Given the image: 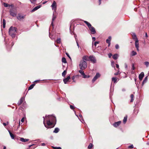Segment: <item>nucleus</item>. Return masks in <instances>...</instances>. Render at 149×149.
Listing matches in <instances>:
<instances>
[{
  "label": "nucleus",
  "mask_w": 149,
  "mask_h": 149,
  "mask_svg": "<svg viewBox=\"0 0 149 149\" xmlns=\"http://www.w3.org/2000/svg\"><path fill=\"white\" fill-rule=\"evenodd\" d=\"M70 108L72 109H73L74 108V106L72 105H70Z\"/></svg>",
  "instance_id": "nucleus-47"
},
{
  "label": "nucleus",
  "mask_w": 149,
  "mask_h": 149,
  "mask_svg": "<svg viewBox=\"0 0 149 149\" xmlns=\"http://www.w3.org/2000/svg\"><path fill=\"white\" fill-rule=\"evenodd\" d=\"M6 25V21L4 19L3 20V28H4L5 27Z\"/></svg>",
  "instance_id": "nucleus-28"
},
{
  "label": "nucleus",
  "mask_w": 149,
  "mask_h": 149,
  "mask_svg": "<svg viewBox=\"0 0 149 149\" xmlns=\"http://www.w3.org/2000/svg\"><path fill=\"white\" fill-rule=\"evenodd\" d=\"M70 78V75L68 76L67 78L63 79V81L65 84H66Z\"/></svg>",
  "instance_id": "nucleus-12"
},
{
  "label": "nucleus",
  "mask_w": 149,
  "mask_h": 149,
  "mask_svg": "<svg viewBox=\"0 0 149 149\" xmlns=\"http://www.w3.org/2000/svg\"><path fill=\"white\" fill-rule=\"evenodd\" d=\"M118 72H117L114 73V75H118Z\"/></svg>",
  "instance_id": "nucleus-60"
},
{
  "label": "nucleus",
  "mask_w": 149,
  "mask_h": 149,
  "mask_svg": "<svg viewBox=\"0 0 149 149\" xmlns=\"http://www.w3.org/2000/svg\"><path fill=\"white\" fill-rule=\"evenodd\" d=\"M89 59L91 62L94 63L96 62V60L95 57L93 56H90L89 57Z\"/></svg>",
  "instance_id": "nucleus-4"
},
{
  "label": "nucleus",
  "mask_w": 149,
  "mask_h": 149,
  "mask_svg": "<svg viewBox=\"0 0 149 149\" xmlns=\"http://www.w3.org/2000/svg\"><path fill=\"white\" fill-rule=\"evenodd\" d=\"M76 77H75L74 76H73L72 77V80H73V81L74 82H76V81H75L74 80V79H75Z\"/></svg>",
  "instance_id": "nucleus-41"
},
{
  "label": "nucleus",
  "mask_w": 149,
  "mask_h": 149,
  "mask_svg": "<svg viewBox=\"0 0 149 149\" xmlns=\"http://www.w3.org/2000/svg\"><path fill=\"white\" fill-rule=\"evenodd\" d=\"M93 147V145L92 143H90L88 146V148L89 149H91Z\"/></svg>",
  "instance_id": "nucleus-33"
},
{
  "label": "nucleus",
  "mask_w": 149,
  "mask_h": 149,
  "mask_svg": "<svg viewBox=\"0 0 149 149\" xmlns=\"http://www.w3.org/2000/svg\"><path fill=\"white\" fill-rule=\"evenodd\" d=\"M137 54V53L136 52H135L134 51H132L131 52V56H135Z\"/></svg>",
  "instance_id": "nucleus-27"
},
{
  "label": "nucleus",
  "mask_w": 149,
  "mask_h": 149,
  "mask_svg": "<svg viewBox=\"0 0 149 149\" xmlns=\"http://www.w3.org/2000/svg\"><path fill=\"white\" fill-rule=\"evenodd\" d=\"M49 37L52 40H53L55 39L54 37H53V36L51 35H49Z\"/></svg>",
  "instance_id": "nucleus-37"
},
{
  "label": "nucleus",
  "mask_w": 149,
  "mask_h": 149,
  "mask_svg": "<svg viewBox=\"0 0 149 149\" xmlns=\"http://www.w3.org/2000/svg\"><path fill=\"white\" fill-rule=\"evenodd\" d=\"M56 42L57 43L59 44L61 42V40L60 38H58L56 41Z\"/></svg>",
  "instance_id": "nucleus-34"
},
{
  "label": "nucleus",
  "mask_w": 149,
  "mask_h": 149,
  "mask_svg": "<svg viewBox=\"0 0 149 149\" xmlns=\"http://www.w3.org/2000/svg\"><path fill=\"white\" fill-rule=\"evenodd\" d=\"M74 76L76 78H78L79 76V75L78 74V75H74Z\"/></svg>",
  "instance_id": "nucleus-58"
},
{
  "label": "nucleus",
  "mask_w": 149,
  "mask_h": 149,
  "mask_svg": "<svg viewBox=\"0 0 149 149\" xmlns=\"http://www.w3.org/2000/svg\"><path fill=\"white\" fill-rule=\"evenodd\" d=\"M134 97V95L133 94H131V95H130V97L131 98V99L130 100L131 102H132L134 100V99H133Z\"/></svg>",
  "instance_id": "nucleus-32"
},
{
  "label": "nucleus",
  "mask_w": 149,
  "mask_h": 149,
  "mask_svg": "<svg viewBox=\"0 0 149 149\" xmlns=\"http://www.w3.org/2000/svg\"><path fill=\"white\" fill-rule=\"evenodd\" d=\"M8 124V122H7V123H3V125L4 126H6Z\"/></svg>",
  "instance_id": "nucleus-52"
},
{
  "label": "nucleus",
  "mask_w": 149,
  "mask_h": 149,
  "mask_svg": "<svg viewBox=\"0 0 149 149\" xmlns=\"http://www.w3.org/2000/svg\"><path fill=\"white\" fill-rule=\"evenodd\" d=\"M79 67L80 70L79 71V72L82 76V77L84 78H89L90 76L86 75L83 71V70L85 69L87 67L86 62L84 60H81L79 64Z\"/></svg>",
  "instance_id": "nucleus-2"
},
{
  "label": "nucleus",
  "mask_w": 149,
  "mask_h": 149,
  "mask_svg": "<svg viewBox=\"0 0 149 149\" xmlns=\"http://www.w3.org/2000/svg\"><path fill=\"white\" fill-rule=\"evenodd\" d=\"M132 69L133 70H134L135 69V68L134 67V64L133 63L132 64Z\"/></svg>",
  "instance_id": "nucleus-42"
},
{
  "label": "nucleus",
  "mask_w": 149,
  "mask_h": 149,
  "mask_svg": "<svg viewBox=\"0 0 149 149\" xmlns=\"http://www.w3.org/2000/svg\"><path fill=\"white\" fill-rule=\"evenodd\" d=\"M96 40V38L95 37H93L92 38V40L93 41H95Z\"/></svg>",
  "instance_id": "nucleus-53"
},
{
  "label": "nucleus",
  "mask_w": 149,
  "mask_h": 149,
  "mask_svg": "<svg viewBox=\"0 0 149 149\" xmlns=\"http://www.w3.org/2000/svg\"><path fill=\"white\" fill-rule=\"evenodd\" d=\"M21 121L22 122H23L24 121V118H22L21 120Z\"/></svg>",
  "instance_id": "nucleus-56"
},
{
  "label": "nucleus",
  "mask_w": 149,
  "mask_h": 149,
  "mask_svg": "<svg viewBox=\"0 0 149 149\" xmlns=\"http://www.w3.org/2000/svg\"><path fill=\"white\" fill-rule=\"evenodd\" d=\"M66 54L67 55V56L70 59H71V58L70 57V56H69V54L68 53H66Z\"/></svg>",
  "instance_id": "nucleus-50"
},
{
  "label": "nucleus",
  "mask_w": 149,
  "mask_h": 149,
  "mask_svg": "<svg viewBox=\"0 0 149 149\" xmlns=\"http://www.w3.org/2000/svg\"><path fill=\"white\" fill-rule=\"evenodd\" d=\"M100 74L99 73H97L96 74V75L94 76L92 80V82L93 83L95 80L100 77Z\"/></svg>",
  "instance_id": "nucleus-8"
},
{
  "label": "nucleus",
  "mask_w": 149,
  "mask_h": 149,
  "mask_svg": "<svg viewBox=\"0 0 149 149\" xmlns=\"http://www.w3.org/2000/svg\"><path fill=\"white\" fill-rule=\"evenodd\" d=\"M9 12L10 15L13 17H15L17 13L13 9L10 10L9 11Z\"/></svg>",
  "instance_id": "nucleus-7"
},
{
  "label": "nucleus",
  "mask_w": 149,
  "mask_h": 149,
  "mask_svg": "<svg viewBox=\"0 0 149 149\" xmlns=\"http://www.w3.org/2000/svg\"><path fill=\"white\" fill-rule=\"evenodd\" d=\"M25 17V15H22L20 13H19L18 14V16L17 17V19L19 20H21L24 18Z\"/></svg>",
  "instance_id": "nucleus-6"
},
{
  "label": "nucleus",
  "mask_w": 149,
  "mask_h": 149,
  "mask_svg": "<svg viewBox=\"0 0 149 149\" xmlns=\"http://www.w3.org/2000/svg\"><path fill=\"white\" fill-rule=\"evenodd\" d=\"M132 38L135 41L138 40L135 33H132Z\"/></svg>",
  "instance_id": "nucleus-18"
},
{
  "label": "nucleus",
  "mask_w": 149,
  "mask_h": 149,
  "mask_svg": "<svg viewBox=\"0 0 149 149\" xmlns=\"http://www.w3.org/2000/svg\"><path fill=\"white\" fill-rule=\"evenodd\" d=\"M111 37L110 36L109 37L108 39L106 40V42L108 44V46L109 47L111 44Z\"/></svg>",
  "instance_id": "nucleus-16"
},
{
  "label": "nucleus",
  "mask_w": 149,
  "mask_h": 149,
  "mask_svg": "<svg viewBox=\"0 0 149 149\" xmlns=\"http://www.w3.org/2000/svg\"><path fill=\"white\" fill-rule=\"evenodd\" d=\"M87 59L86 57V56H84L82 58V60H84L86 61Z\"/></svg>",
  "instance_id": "nucleus-40"
},
{
  "label": "nucleus",
  "mask_w": 149,
  "mask_h": 149,
  "mask_svg": "<svg viewBox=\"0 0 149 149\" xmlns=\"http://www.w3.org/2000/svg\"><path fill=\"white\" fill-rule=\"evenodd\" d=\"M19 138L20 139V141L22 142H26L28 141L29 140V139H24L23 138L20 137H19Z\"/></svg>",
  "instance_id": "nucleus-15"
},
{
  "label": "nucleus",
  "mask_w": 149,
  "mask_h": 149,
  "mask_svg": "<svg viewBox=\"0 0 149 149\" xmlns=\"http://www.w3.org/2000/svg\"><path fill=\"white\" fill-rule=\"evenodd\" d=\"M117 80V78L116 77H113L112 78V81L114 82V83L116 82Z\"/></svg>",
  "instance_id": "nucleus-31"
},
{
  "label": "nucleus",
  "mask_w": 149,
  "mask_h": 149,
  "mask_svg": "<svg viewBox=\"0 0 149 149\" xmlns=\"http://www.w3.org/2000/svg\"><path fill=\"white\" fill-rule=\"evenodd\" d=\"M144 73L143 72H141L139 75V79L140 81H141L144 76Z\"/></svg>",
  "instance_id": "nucleus-13"
},
{
  "label": "nucleus",
  "mask_w": 149,
  "mask_h": 149,
  "mask_svg": "<svg viewBox=\"0 0 149 149\" xmlns=\"http://www.w3.org/2000/svg\"><path fill=\"white\" fill-rule=\"evenodd\" d=\"M101 47L100 46H98L97 48V49L99 51H100V50H102V49H101Z\"/></svg>",
  "instance_id": "nucleus-39"
},
{
  "label": "nucleus",
  "mask_w": 149,
  "mask_h": 149,
  "mask_svg": "<svg viewBox=\"0 0 149 149\" xmlns=\"http://www.w3.org/2000/svg\"><path fill=\"white\" fill-rule=\"evenodd\" d=\"M148 78H147V77H145L143 81L142 84L143 85L147 81Z\"/></svg>",
  "instance_id": "nucleus-26"
},
{
  "label": "nucleus",
  "mask_w": 149,
  "mask_h": 149,
  "mask_svg": "<svg viewBox=\"0 0 149 149\" xmlns=\"http://www.w3.org/2000/svg\"><path fill=\"white\" fill-rule=\"evenodd\" d=\"M41 6V5H39V6H36L31 10V12H33L37 10L38 9L40 8Z\"/></svg>",
  "instance_id": "nucleus-17"
},
{
  "label": "nucleus",
  "mask_w": 149,
  "mask_h": 149,
  "mask_svg": "<svg viewBox=\"0 0 149 149\" xmlns=\"http://www.w3.org/2000/svg\"><path fill=\"white\" fill-rule=\"evenodd\" d=\"M99 43V42L98 41H95L94 43V45L96 46L97 44H98Z\"/></svg>",
  "instance_id": "nucleus-44"
},
{
  "label": "nucleus",
  "mask_w": 149,
  "mask_h": 149,
  "mask_svg": "<svg viewBox=\"0 0 149 149\" xmlns=\"http://www.w3.org/2000/svg\"><path fill=\"white\" fill-rule=\"evenodd\" d=\"M24 100V98L23 97H22L20 100H19L18 103H17V104L18 105H21L22 102Z\"/></svg>",
  "instance_id": "nucleus-14"
},
{
  "label": "nucleus",
  "mask_w": 149,
  "mask_h": 149,
  "mask_svg": "<svg viewBox=\"0 0 149 149\" xmlns=\"http://www.w3.org/2000/svg\"><path fill=\"white\" fill-rule=\"evenodd\" d=\"M9 132L10 134V136L11 137L12 139H15V136L10 131H9Z\"/></svg>",
  "instance_id": "nucleus-24"
},
{
  "label": "nucleus",
  "mask_w": 149,
  "mask_h": 149,
  "mask_svg": "<svg viewBox=\"0 0 149 149\" xmlns=\"http://www.w3.org/2000/svg\"><path fill=\"white\" fill-rule=\"evenodd\" d=\"M33 145H34V144H32V145H29L28 147H29V148H30L31 146H33Z\"/></svg>",
  "instance_id": "nucleus-59"
},
{
  "label": "nucleus",
  "mask_w": 149,
  "mask_h": 149,
  "mask_svg": "<svg viewBox=\"0 0 149 149\" xmlns=\"http://www.w3.org/2000/svg\"><path fill=\"white\" fill-rule=\"evenodd\" d=\"M30 1L31 3L35 4L36 3V0H30Z\"/></svg>",
  "instance_id": "nucleus-38"
},
{
  "label": "nucleus",
  "mask_w": 149,
  "mask_h": 149,
  "mask_svg": "<svg viewBox=\"0 0 149 149\" xmlns=\"http://www.w3.org/2000/svg\"><path fill=\"white\" fill-rule=\"evenodd\" d=\"M84 22L87 25L88 28L91 27V26H92L87 21H84Z\"/></svg>",
  "instance_id": "nucleus-20"
},
{
  "label": "nucleus",
  "mask_w": 149,
  "mask_h": 149,
  "mask_svg": "<svg viewBox=\"0 0 149 149\" xmlns=\"http://www.w3.org/2000/svg\"><path fill=\"white\" fill-rule=\"evenodd\" d=\"M62 62L64 63H66V61L65 58V57H63L62 59Z\"/></svg>",
  "instance_id": "nucleus-30"
},
{
  "label": "nucleus",
  "mask_w": 149,
  "mask_h": 149,
  "mask_svg": "<svg viewBox=\"0 0 149 149\" xmlns=\"http://www.w3.org/2000/svg\"><path fill=\"white\" fill-rule=\"evenodd\" d=\"M112 56V54L111 53H109L108 54V56L109 58H110Z\"/></svg>",
  "instance_id": "nucleus-54"
},
{
  "label": "nucleus",
  "mask_w": 149,
  "mask_h": 149,
  "mask_svg": "<svg viewBox=\"0 0 149 149\" xmlns=\"http://www.w3.org/2000/svg\"><path fill=\"white\" fill-rule=\"evenodd\" d=\"M3 5H4V7H6L10 6V5H9L8 3H3Z\"/></svg>",
  "instance_id": "nucleus-36"
},
{
  "label": "nucleus",
  "mask_w": 149,
  "mask_h": 149,
  "mask_svg": "<svg viewBox=\"0 0 149 149\" xmlns=\"http://www.w3.org/2000/svg\"><path fill=\"white\" fill-rule=\"evenodd\" d=\"M111 65L112 67L115 68L114 63V62L112 61L111 62Z\"/></svg>",
  "instance_id": "nucleus-43"
},
{
  "label": "nucleus",
  "mask_w": 149,
  "mask_h": 149,
  "mask_svg": "<svg viewBox=\"0 0 149 149\" xmlns=\"http://www.w3.org/2000/svg\"><path fill=\"white\" fill-rule=\"evenodd\" d=\"M89 29L91 31V33L92 34H95L96 33V31L95 28L91 26V27L89 28Z\"/></svg>",
  "instance_id": "nucleus-9"
},
{
  "label": "nucleus",
  "mask_w": 149,
  "mask_h": 149,
  "mask_svg": "<svg viewBox=\"0 0 149 149\" xmlns=\"http://www.w3.org/2000/svg\"><path fill=\"white\" fill-rule=\"evenodd\" d=\"M133 146L132 145L129 146L128 147L129 148H133Z\"/></svg>",
  "instance_id": "nucleus-48"
},
{
  "label": "nucleus",
  "mask_w": 149,
  "mask_h": 149,
  "mask_svg": "<svg viewBox=\"0 0 149 149\" xmlns=\"http://www.w3.org/2000/svg\"><path fill=\"white\" fill-rule=\"evenodd\" d=\"M116 67L117 68H119V65L118 64H116Z\"/></svg>",
  "instance_id": "nucleus-55"
},
{
  "label": "nucleus",
  "mask_w": 149,
  "mask_h": 149,
  "mask_svg": "<svg viewBox=\"0 0 149 149\" xmlns=\"http://www.w3.org/2000/svg\"><path fill=\"white\" fill-rule=\"evenodd\" d=\"M80 121H81V122L83 123H85L84 120L83 119H82L81 120H80Z\"/></svg>",
  "instance_id": "nucleus-51"
},
{
  "label": "nucleus",
  "mask_w": 149,
  "mask_h": 149,
  "mask_svg": "<svg viewBox=\"0 0 149 149\" xmlns=\"http://www.w3.org/2000/svg\"><path fill=\"white\" fill-rule=\"evenodd\" d=\"M41 145H42V146H45V143H42L41 144Z\"/></svg>",
  "instance_id": "nucleus-63"
},
{
  "label": "nucleus",
  "mask_w": 149,
  "mask_h": 149,
  "mask_svg": "<svg viewBox=\"0 0 149 149\" xmlns=\"http://www.w3.org/2000/svg\"><path fill=\"white\" fill-rule=\"evenodd\" d=\"M75 39H76V43H77V46H78V48H79V44L78 43V41L77 40H76V38H75Z\"/></svg>",
  "instance_id": "nucleus-46"
},
{
  "label": "nucleus",
  "mask_w": 149,
  "mask_h": 149,
  "mask_svg": "<svg viewBox=\"0 0 149 149\" xmlns=\"http://www.w3.org/2000/svg\"><path fill=\"white\" fill-rule=\"evenodd\" d=\"M101 0H99V5H100L101 3Z\"/></svg>",
  "instance_id": "nucleus-64"
},
{
  "label": "nucleus",
  "mask_w": 149,
  "mask_h": 149,
  "mask_svg": "<svg viewBox=\"0 0 149 149\" xmlns=\"http://www.w3.org/2000/svg\"><path fill=\"white\" fill-rule=\"evenodd\" d=\"M79 116L80 118H82V115L81 114H79Z\"/></svg>",
  "instance_id": "nucleus-62"
},
{
  "label": "nucleus",
  "mask_w": 149,
  "mask_h": 149,
  "mask_svg": "<svg viewBox=\"0 0 149 149\" xmlns=\"http://www.w3.org/2000/svg\"><path fill=\"white\" fill-rule=\"evenodd\" d=\"M127 116H125L123 120V123L124 124H125L126 123L127 120Z\"/></svg>",
  "instance_id": "nucleus-23"
},
{
  "label": "nucleus",
  "mask_w": 149,
  "mask_h": 149,
  "mask_svg": "<svg viewBox=\"0 0 149 149\" xmlns=\"http://www.w3.org/2000/svg\"><path fill=\"white\" fill-rule=\"evenodd\" d=\"M115 48L116 49H118L119 48V46L118 44L115 45Z\"/></svg>",
  "instance_id": "nucleus-45"
},
{
  "label": "nucleus",
  "mask_w": 149,
  "mask_h": 149,
  "mask_svg": "<svg viewBox=\"0 0 149 149\" xmlns=\"http://www.w3.org/2000/svg\"><path fill=\"white\" fill-rule=\"evenodd\" d=\"M145 36L146 38H147L148 37V36L146 32L145 33Z\"/></svg>",
  "instance_id": "nucleus-61"
},
{
  "label": "nucleus",
  "mask_w": 149,
  "mask_h": 149,
  "mask_svg": "<svg viewBox=\"0 0 149 149\" xmlns=\"http://www.w3.org/2000/svg\"><path fill=\"white\" fill-rule=\"evenodd\" d=\"M121 121H118L115 122L113 124V126L115 127H117L121 123Z\"/></svg>",
  "instance_id": "nucleus-11"
},
{
  "label": "nucleus",
  "mask_w": 149,
  "mask_h": 149,
  "mask_svg": "<svg viewBox=\"0 0 149 149\" xmlns=\"http://www.w3.org/2000/svg\"><path fill=\"white\" fill-rule=\"evenodd\" d=\"M17 29L15 27L11 26L9 29V35L13 38L15 37L17 32Z\"/></svg>",
  "instance_id": "nucleus-3"
},
{
  "label": "nucleus",
  "mask_w": 149,
  "mask_h": 149,
  "mask_svg": "<svg viewBox=\"0 0 149 149\" xmlns=\"http://www.w3.org/2000/svg\"><path fill=\"white\" fill-rule=\"evenodd\" d=\"M54 149H61L60 147H54Z\"/></svg>",
  "instance_id": "nucleus-49"
},
{
  "label": "nucleus",
  "mask_w": 149,
  "mask_h": 149,
  "mask_svg": "<svg viewBox=\"0 0 149 149\" xmlns=\"http://www.w3.org/2000/svg\"><path fill=\"white\" fill-rule=\"evenodd\" d=\"M59 131V129L58 128L56 127L55 128L54 130L53 131L54 133H57Z\"/></svg>",
  "instance_id": "nucleus-25"
},
{
  "label": "nucleus",
  "mask_w": 149,
  "mask_h": 149,
  "mask_svg": "<svg viewBox=\"0 0 149 149\" xmlns=\"http://www.w3.org/2000/svg\"><path fill=\"white\" fill-rule=\"evenodd\" d=\"M54 13H55L54 12L53 13V18H52V23L51 24V25H52V26H53V21L56 18V16H54Z\"/></svg>",
  "instance_id": "nucleus-21"
},
{
  "label": "nucleus",
  "mask_w": 149,
  "mask_h": 149,
  "mask_svg": "<svg viewBox=\"0 0 149 149\" xmlns=\"http://www.w3.org/2000/svg\"><path fill=\"white\" fill-rule=\"evenodd\" d=\"M125 68H127V64L126 63H125Z\"/></svg>",
  "instance_id": "nucleus-57"
},
{
  "label": "nucleus",
  "mask_w": 149,
  "mask_h": 149,
  "mask_svg": "<svg viewBox=\"0 0 149 149\" xmlns=\"http://www.w3.org/2000/svg\"><path fill=\"white\" fill-rule=\"evenodd\" d=\"M135 46L137 50L139 51V43L138 40H135Z\"/></svg>",
  "instance_id": "nucleus-10"
},
{
  "label": "nucleus",
  "mask_w": 149,
  "mask_h": 149,
  "mask_svg": "<svg viewBox=\"0 0 149 149\" xmlns=\"http://www.w3.org/2000/svg\"><path fill=\"white\" fill-rule=\"evenodd\" d=\"M118 55L117 54H116L113 55L112 56V57L114 59L116 60L118 58Z\"/></svg>",
  "instance_id": "nucleus-19"
},
{
  "label": "nucleus",
  "mask_w": 149,
  "mask_h": 149,
  "mask_svg": "<svg viewBox=\"0 0 149 149\" xmlns=\"http://www.w3.org/2000/svg\"><path fill=\"white\" fill-rule=\"evenodd\" d=\"M66 73V71L65 70L62 73V75L63 77H65Z\"/></svg>",
  "instance_id": "nucleus-35"
},
{
  "label": "nucleus",
  "mask_w": 149,
  "mask_h": 149,
  "mask_svg": "<svg viewBox=\"0 0 149 149\" xmlns=\"http://www.w3.org/2000/svg\"><path fill=\"white\" fill-rule=\"evenodd\" d=\"M51 6L52 8V9L54 10V12H55L56 9V2L55 1H54L52 4L51 5Z\"/></svg>",
  "instance_id": "nucleus-5"
},
{
  "label": "nucleus",
  "mask_w": 149,
  "mask_h": 149,
  "mask_svg": "<svg viewBox=\"0 0 149 149\" xmlns=\"http://www.w3.org/2000/svg\"><path fill=\"white\" fill-rule=\"evenodd\" d=\"M35 85V84H31L29 87L28 88V90H30L31 89H32L34 87V86Z\"/></svg>",
  "instance_id": "nucleus-22"
},
{
  "label": "nucleus",
  "mask_w": 149,
  "mask_h": 149,
  "mask_svg": "<svg viewBox=\"0 0 149 149\" xmlns=\"http://www.w3.org/2000/svg\"><path fill=\"white\" fill-rule=\"evenodd\" d=\"M44 118L43 124L45 127L47 128L54 127L56 124V117L53 115H48Z\"/></svg>",
  "instance_id": "nucleus-1"
},
{
  "label": "nucleus",
  "mask_w": 149,
  "mask_h": 149,
  "mask_svg": "<svg viewBox=\"0 0 149 149\" xmlns=\"http://www.w3.org/2000/svg\"><path fill=\"white\" fill-rule=\"evenodd\" d=\"M144 64L146 66V67H148L149 65V62L148 61H146L144 62Z\"/></svg>",
  "instance_id": "nucleus-29"
}]
</instances>
